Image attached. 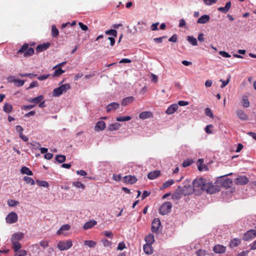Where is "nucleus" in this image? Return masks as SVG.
I'll use <instances>...</instances> for the list:
<instances>
[{
  "instance_id": "obj_12",
  "label": "nucleus",
  "mask_w": 256,
  "mask_h": 256,
  "mask_svg": "<svg viewBox=\"0 0 256 256\" xmlns=\"http://www.w3.org/2000/svg\"><path fill=\"white\" fill-rule=\"evenodd\" d=\"M24 237V234L22 232H19L14 234L11 238L12 242H18L22 239Z\"/></svg>"
},
{
  "instance_id": "obj_58",
  "label": "nucleus",
  "mask_w": 256,
  "mask_h": 256,
  "mask_svg": "<svg viewBox=\"0 0 256 256\" xmlns=\"http://www.w3.org/2000/svg\"><path fill=\"white\" fill-rule=\"evenodd\" d=\"M40 245L44 248H46L48 246V240H42L40 242Z\"/></svg>"
},
{
  "instance_id": "obj_50",
  "label": "nucleus",
  "mask_w": 256,
  "mask_h": 256,
  "mask_svg": "<svg viewBox=\"0 0 256 256\" xmlns=\"http://www.w3.org/2000/svg\"><path fill=\"white\" fill-rule=\"evenodd\" d=\"M24 180L27 183V184H30L31 185H34V180L30 178V177H28V176H24Z\"/></svg>"
},
{
  "instance_id": "obj_28",
  "label": "nucleus",
  "mask_w": 256,
  "mask_h": 256,
  "mask_svg": "<svg viewBox=\"0 0 256 256\" xmlns=\"http://www.w3.org/2000/svg\"><path fill=\"white\" fill-rule=\"evenodd\" d=\"M152 113L150 112H141L139 114V118L140 119L144 120L151 117Z\"/></svg>"
},
{
  "instance_id": "obj_64",
  "label": "nucleus",
  "mask_w": 256,
  "mask_h": 256,
  "mask_svg": "<svg viewBox=\"0 0 256 256\" xmlns=\"http://www.w3.org/2000/svg\"><path fill=\"white\" fill-rule=\"evenodd\" d=\"M250 250H256V240L250 244Z\"/></svg>"
},
{
  "instance_id": "obj_44",
  "label": "nucleus",
  "mask_w": 256,
  "mask_h": 256,
  "mask_svg": "<svg viewBox=\"0 0 256 256\" xmlns=\"http://www.w3.org/2000/svg\"><path fill=\"white\" fill-rule=\"evenodd\" d=\"M232 184V181L231 179L226 178L222 183V185L224 187L229 188Z\"/></svg>"
},
{
  "instance_id": "obj_36",
  "label": "nucleus",
  "mask_w": 256,
  "mask_h": 256,
  "mask_svg": "<svg viewBox=\"0 0 256 256\" xmlns=\"http://www.w3.org/2000/svg\"><path fill=\"white\" fill-rule=\"evenodd\" d=\"M12 106L9 104L6 103L4 106V111L7 113L10 112L12 110Z\"/></svg>"
},
{
  "instance_id": "obj_54",
  "label": "nucleus",
  "mask_w": 256,
  "mask_h": 256,
  "mask_svg": "<svg viewBox=\"0 0 256 256\" xmlns=\"http://www.w3.org/2000/svg\"><path fill=\"white\" fill-rule=\"evenodd\" d=\"M205 114L207 116H208L211 118H214L213 114H212V110H210V109L208 108H207L205 109Z\"/></svg>"
},
{
  "instance_id": "obj_27",
  "label": "nucleus",
  "mask_w": 256,
  "mask_h": 256,
  "mask_svg": "<svg viewBox=\"0 0 256 256\" xmlns=\"http://www.w3.org/2000/svg\"><path fill=\"white\" fill-rule=\"evenodd\" d=\"M134 100V98L133 96H128L124 98L122 102V104L124 106H126L128 104L132 102Z\"/></svg>"
},
{
  "instance_id": "obj_11",
  "label": "nucleus",
  "mask_w": 256,
  "mask_h": 256,
  "mask_svg": "<svg viewBox=\"0 0 256 256\" xmlns=\"http://www.w3.org/2000/svg\"><path fill=\"white\" fill-rule=\"evenodd\" d=\"M124 182L126 184H133L136 182L137 178L135 176L131 175L126 176L123 178Z\"/></svg>"
},
{
  "instance_id": "obj_17",
  "label": "nucleus",
  "mask_w": 256,
  "mask_h": 256,
  "mask_svg": "<svg viewBox=\"0 0 256 256\" xmlns=\"http://www.w3.org/2000/svg\"><path fill=\"white\" fill-rule=\"evenodd\" d=\"M160 174V172L158 170L150 172L148 174V178L150 180H154L158 177Z\"/></svg>"
},
{
  "instance_id": "obj_38",
  "label": "nucleus",
  "mask_w": 256,
  "mask_h": 256,
  "mask_svg": "<svg viewBox=\"0 0 256 256\" xmlns=\"http://www.w3.org/2000/svg\"><path fill=\"white\" fill-rule=\"evenodd\" d=\"M105 34L107 35L112 36L114 37L117 36V31L114 29H110L109 30H106L105 32Z\"/></svg>"
},
{
  "instance_id": "obj_21",
  "label": "nucleus",
  "mask_w": 256,
  "mask_h": 256,
  "mask_svg": "<svg viewBox=\"0 0 256 256\" xmlns=\"http://www.w3.org/2000/svg\"><path fill=\"white\" fill-rule=\"evenodd\" d=\"M106 123L104 121H98L94 127L96 131L102 130L106 128Z\"/></svg>"
},
{
  "instance_id": "obj_46",
  "label": "nucleus",
  "mask_w": 256,
  "mask_h": 256,
  "mask_svg": "<svg viewBox=\"0 0 256 256\" xmlns=\"http://www.w3.org/2000/svg\"><path fill=\"white\" fill-rule=\"evenodd\" d=\"M19 204V202L18 201L14 200H9L8 201V204L10 206H18Z\"/></svg>"
},
{
  "instance_id": "obj_14",
  "label": "nucleus",
  "mask_w": 256,
  "mask_h": 256,
  "mask_svg": "<svg viewBox=\"0 0 256 256\" xmlns=\"http://www.w3.org/2000/svg\"><path fill=\"white\" fill-rule=\"evenodd\" d=\"M213 250L217 254L224 253L226 250V247L220 244H216L213 248Z\"/></svg>"
},
{
  "instance_id": "obj_41",
  "label": "nucleus",
  "mask_w": 256,
  "mask_h": 256,
  "mask_svg": "<svg viewBox=\"0 0 256 256\" xmlns=\"http://www.w3.org/2000/svg\"><path fill=\"white\" fill-rule=\"evenodd\" d=\"M24 80H20L18 79H14L13 80V82L18 87L22 86L24 84Z\"/></svg>"
},
{
  "instance_id": "obj_32",
  "label": "nucleus",
  "mask_w": 256,
  "mask_h": 256,
  "mask_svg": "<svg viewBox=\"0 0 256 256\" xmlns=\"http://www.w3.org/2000/svg\"><path fill=\"white\" fill-rule=\"evenodd\" d=\"M20 172L22 174H26L28 176H32L33 174L32 170L26 166H22L21 168Z\"/></svg>"
},
{
  "instance_id": "obj_56",
  "label": "nucleus",
  "mask_w": 256,
  "mask_h": 256,
  "mask_svg": "<svg viewBox=\"0 0 256 256\" xmlns=\"http://www.w3.org/2000/svg\"><path fill=\"white\" fill-rule=\"evenodd\" d=\"M204 2L208 6H210L216 3V0H203Z\"/></svg>"
},
{
  "instance_id": "obj_48",
  "label": "nucleus",
  "mask_w": 256,
  "mask_h": 256,
  "mask_svg": "<svg viewBox=\"0 0 256 256\" xmlns=\"http://www.w3.org/2000/svg\"><path fill=\"white\" fill-rule=\"evenodd\" d=\"M102 234L110 239L113 238L114 234L111 231L105 230L102 232Z\"/></svg>"
},
{
  "instance_id": "obj_40",
  "label": "nucleus",
  "mask_w": 256,
  "mask_h": 256,
  "mask_svg": "<svg viewBox=\"0 0 256 256\" xmlns=\"http://www.w3.org/2000/svg\"><path fill=\"white\" fill-rule=\"evenodd\" d=\"M66 160V158L64 155H57L56 156V160L59 163H62L65 162Z\"/></svg>"
},
{
  "instance_id": "obj_57",
  "label": "nucleus",
  "mask_w": 256,
  "mask_h": 256,
  "mask_svg": "<svg viewBox=\"0 0 256 256\" xmlns=\"http://www.w3.org/2000/svg\"><path fill=\"white\" fill-rule=\"evenodd\" d=\"M38 84L36 81H33L32 82L30 85V86L27 88V89L32 88L35 87H38Z\"/></svg>"
},
{
  "instance_id": "obj_3",
  "label": "nucleus",
  "mask_w": 256,
  "mask_h": 256,
  "mask_svg": "<svg viewBox=\"0 0 256 256\" xmlns=\"http://www.w3.org/2000/svg\"><path fill=\"white\" fill-rule=\"evenodd\" d=\"M24 54V56H30L34 54V50L32 48H28V44L26 43L24 44L21 48L17 52V54Z\"/></svg>"
},
{
  "instance_id": "obj_37",
  "label": "nucleus",
  "mask_w": 256,
  "mask_h": 256,
  "mask_svg": "<svg viewBox=\"0 0 256 256\" xmlns=\"http://www.w3.org/2000/svg\"><path fill=\"white\" fill-rule=\"evenodd\" d=\"M58 30L56 26H52V36L53 38H56L58 35Z\"/></svg>"
},
{
  "instance_id": "obj_22",
  "label": "nucleus",
  "mask_w": 256,
  "mask_h": 256,
  "mask_svg": "<svg viewBox=\"0 0 256 256\" xmlns=\"http://www.w3.org/2000/svg\"><path fill=\"white\" fill-rule=\"evenodd\" d=\"M210 20V17L208 15L204 14L201 16L197 20L198 24H204L208 22Z\"/></svg>"
},
{
  "instance_id": "obj_2",
  "label": "nucleus",
  "mask_w": 256,
  "mask_h": 256,
  "mask_svg": "<svg viewBox=\"0 0 256 256\" xmlns=\"http://www.w3.org/2000/svg\"><path fill=\"white\" fill-rule=\"evenodd\" d=\"M206 183V179L202 178H196L193 182L192 185L194 190H202L204 191V188H205Z\"/></svg>"
},
{
  "instance_id": "obj_30",
  "label": "nucleus",
  "mask_w": 256,
  "mask_h": 256,
  "mask_svg": "<svg viewBox=\"0 0 256 256\" xmlns=\"http://www.w3.org/2000/svg\"><path fill=\"white\" fill-rule=\"evenodd\" d=\"M70 226L68 224L62 225L57 232V234L60 235L62 234L63 231H67L70 229Z\"/></svg>"
},
{
  "instance_id": "obj_43",
  "label": "nucleus",
  "mask_w": 256,
  "mask_h": 256,
  "mask_svg": "<svg viewBox=\"0 0 256 256\" xmlns=\"http://www.w3.org/2000/svg\"><path fill=\"white\" fill-rule=\"evenodd\" d=\"M132 119L130 116H118L116 118V120L118 122L128 121Z\"/></svg>"
},
{
  "instance_id": "obj_45",
  "label": "nucleus",
  "mask_w": 256,
  "mask_h": 256,
  "mask_svg": "<svg viewBox=\"0 0 256 256\" xmlns=\"http://www.w3.org/2000/svg\"><path fill=\"white\" fill-rule=\"evenodd\" d=\"M174 183V181L173 180H168V181L164 182V184H163V185H162V188H168V186H172V184H173Z\"/></svg>"
},
{
  "instance_id": "obj_13",
  "label": "nucleus",
  "mask_w": 256,
  "mask_h": 256,
  "mask_svg": "<svg viewBox=\"0 0 256 256\" xmlns=\"http://www.w3.org/2000/svg\"><path fill=\"white\" fill-rule=\"evenodd\" d=\"M50 46V44L49 42L44 43L42 44H40L38 45L36 48V52L38 53L42 52L46 50H47Z\"/></svg>"
},
{
  "instance_id": "obj_53",
  "label": "nucleus",
  "mask_w": 256,
  "mask_h": 256,
  "mask_svg": "<svg viewBox=\"0 0 256 256\" xmlns=\"http://www.w3.org/2000/svg\"><path fill=\"white\" fill-rule=\"evenodd\" d=\"M19 76L22 77H26L28 76L30 78H32L34 76H36V74H29V73H20L19 74Z\"/></svg>"
},
{
  "instance_id": "obj_34",
  "label": "nucleus",
  "mask_w": 256,
  "mask_h": 256,
  "mask_svg": "<svg viewBox=\"0 0 256 256\" xmlns=\"http://www.w3.org/2000/svg\"><path fill=\"white\" fill-rule=\"evenodd\" d=\"M84 244L90 248H94L96 245V242L93 240H85L84 242Z\"/></svg>"
},
{
  "instance_id": "obj_9",
  "label": "nucleus",
  "mask_w": 256,
  "mask_h": 256,
  "mask_svg": "<svg viewBox=\"0 0 256 256\" xmlns=\"http://www.w3.org/2000/svg\"><path fill=\"white\" fill-rule=\"evenodd\" d=\"M161 226L160 220L158 218H155L152 223L151 230L153 232H158L160 226Z\"/></svg>"
},
{
  "instance_id": "obj_49",
  "label": "nucleus",
  "mask_w": 256,
  "mask_h": 256,
  "mask_svg": "<svg viewBox=\"0 0 256 256\" xmlns=\"http://www.w3.org/2000/svg\"><path fill=\"white\" fill-rule=\"evenodd\" d=\"M26 250H22L15 252V254L14 256H26Z\"/></svg>"
},
{
  "instance_id": "obj_26",
  "label": "nucleus",
  "mask_w": 256,
  "mask_h": 256,
  "mask_svg": "<svg viewBox=\"0 0 256 256\" xmlns=\"http://www.w3.org/2000/svg\"><path fill=\"white\" fill-rule=\"evenodd\" d=\"M146 244H152L154 242V237L153 234H150L145 237Z\"/></svg>"
},
{
  "instance_id": "obj_60",
  "label": "nucleus",
  "mask_w": 256,
  "mask_h": 256,
  "mask_svg": "<svg viewBox=\"0 0 256 256\" xmlns=\"http://www.w3.org/2000/svg\"><path fill=\"white\" fill-rule=\"evenodd\" d=\"M166 36H163L160 38H156L154 39V40L156 43H162L164 38H166Z\"/></svg>"
},
{
  "instance_id": "obj_55",
  "label": "nucleus",
  "mask_w": 256,
  "mask_h": 256,
  "mask_svg": "<svg viewBox=\"0 0 256 256\" xmlns=\"http://www.w3.org/2000/svg\"><path fill=\"white\" fill-rule=\"evenodd\" d=\"M34 106V104L24 105L22 106V109L23 110H28L32 108Z\"/></svg>"
},
{
  "instance_id": "obj_25",
  "label": "nucleus",
  "mask_w": 256,
  "mask_h": 256,
  "mask_svg": "<svg viewBox=\"0 0 256 256\" xmlns=\"http://www.w3.org/2000/svg\"><path fill=\"white\" fill-rule=\"evenodd\" d=\"M241 242V240L240 238H234L228 244L229 246L233 248L238 246Z\"/></svg>"
},
{
  "instance_id": "obj_24",
  "label": "nucleus",
  "mask_w": 256,
  "mask_h": 256,
  "mask_svg": "<svg viewBox=\"0 0 256 256\" xmlns=\"http://www.w3.org/2000/svg\"><path fill=\"white\" fill-rule=\"evenodd\" d=\"M96 224V220H90L84 224L83 228L84 230H88L92 228Z\"/></svg>"
},
{
  "instance_id": "obj_35",
  "label": "nucleus",
  "mask_w": 256,
  "mask_h": 256,
  "mask_svg": "<svg viewBox=\"0 0 256 256\" xmlns=\"http://www.w3.org/2000/svg\"><path fill=\"white\" fill-rule=\"evenodd\" d=\"M64 72V70H62V68H58L56 69L54 74H52L53 77H57L59 76H60L62 75L63 73Z\"/></svg>"
},
{
  "instance_id": "obj_31",
  "label": "nucleus",
  "mask_w": 256,
  "mask_h": 256,
  "mask_svg": "<svg viewBox=\"0 0 256 256\" xmlns=\"http://www.w3.org/2000/svg\"><path fill=\"white\" fill-rule=\"evenodd\" d=\"M120 124H119L118 122H116V123L110 124L109 126L108 129L110 131L116 130H118L120 128Z\"/></svg>"
},
{
  "instance_id": "obj_33",
  "label": "nucleus",
  "mask_w": 256,
  "mask_h": 256,
  "mask_svg": "<svg viewBox=\"0 0 256 256\" xmlns=\"http://www.w3.org/2000/svg\"><path fill=\"white\" fill-rule=\"evenodd\" d=\"M188 41L192 46H196L198 45L196 39L193 36H188L187 38Z\"/></svg>"
},
{
  "instance_id": "obj_18",
  "label": "nucleus",
  "mask_w": 256,
  "mask_h": 256,
  "mask_svg": "<svg viewBox=\"0 0 256 256\" xmlns=\"http://www.w3.org/2000/svg\"><path fill=\"white\" fill-rule=\"evenodd\" d=\"M178 109V105L176 104H172L167 108L166 112L168 114H172L176 112Z\"/></svg>"
},
{
  "instance_id": "obj_4",
  "label": "nucleus",
  "mask_w": 256,
  "mask_h": 256,
  "mask_svg": "<svg viewBox=\"0 0 256 256\" xmlns=\"http://www.w3.org/2000/svg\"><path fill=\"white\" fill-rule=\"evenodd\" d=\"M172 204L170 202H164L160 207L159 212L162 215H166L171 212Z\"/></svg>"
},
{
  "instance_id": "obj_51",
  "label": "nucleus",
  "mask_w": 256,
  "mask_h": 256,
  "mask_svg": "<svg viewBox=\"0 0 256 256\" xmlns=\"http://www.w3.org/2000/svg\"><path fill=\"white\" fill-rule=\"evenodd\" d=\"M231 78V76H229L226 80H220V82H222V84L220 86L221 88H224L230 82Z\"/></svg>"
},
{
  "instance_id": "obj_19",
  "label": "nucleus",
  "mask_w": 256,
  "mask_h": 256,
  "mask_svg": "<svg viewBox=\"0 0 256 256\" xmlns=\"http://www.w3.org/2000/svg\"><path fill=\"white\" fill-rule=\"evenodd\" d=\"M231 5H232L231 2H226L224 7H219L218 8V11H220L222 13L226 14L230 10V8H231Z\"/></svg>"
},
{
  "instance_id": "obj_5",
  "label": "nucleus",
  "mask_w": 256,
  "mask_h": 256,
  "mask_svg": "<svg viewBox=\"0 0 256 256\" xmlns=\"http://www.w3.org/2000/svg\"><path fill=\"white\" fill-rule=\"evenodd\" d=\"M204 191H206L208 194H214L220 191V188L217 186H214L212 183L207 182L206 184L205 188H204Z\"/></svg>"
},
{
  "instance_id": "obj_29",
  "label": "nucleus",
  "mask_w": 256,
  "mask_h": 256,
  "mask_svg": "<svg viewBox=\"0 0 256 256\" xmlns=\"http://www.w3.org/2000/svg\"><path fill=\"white\" fill-rule=\"evenodd\" d=\"M242 106L245 108H247L250 106V103L247 96H242Z\"/></svg>"
},
{
  "instance_id": "obj_59",
  "label": "nucleus",
  "mask_w": 256,
  "mask_h": 256,
  "mask_svg": "<svg viewBox=\"0 0 256 256\" xmlns=\"http://www.w3.org/2000/svg\"><path fill=\"white\" fill-rule=\"evenodd\" d=\"M50 74H44V75L38 76L37 78L39 80H45L47 79L48 78L50 77Z\"/></svg>"
},
{
  "instance_id": "obj_63",
  "label": "nucleus",
  "mask_w": 256,
  "mask_h": 256,
  "mask_svg": "<svg viewBox=\"0 0 256 256\" xmlns=\"http://www.w3.org/2000/svg\"><path fill=\"white\" fill-rule=\"evenodd\" d=\"M206 250H199L196 251V254L198 256H204L206 255Z\"/></svg>"
},
{
  "instance_id": "obj_23",
  "label": "nucleus",
  "mask_w": 256,
  "mask_h": 256,
  "mask_svg": "<svg viewBox=\"0 0 256 256\" xmlns=\"http://www.w3.org/2000/svg\"><path fill=\"white\" fill-rule=\"evenodd\" d=\"M44 96L42 95H40L37 97L34 98H30L28 100V102L31 103H34V105L40 103L42 102L44 99Z\"/></svg>"
},
{
  "instance_id": "obj_1",
  "label": "nucleus",
  "mask_w": 256,
  "mask_h": 256,
  "mask_svg": "<svg viewBox=\"0 0 256 256\" xmlns=\"http://www.w3.org/2000/svg\"><path fill=\"white\" fill-rule=\"evenodd\" d=\"M71 86L69 84H62L59 87L54 88L52 92V96H59L63 93L66 92L70 90Z\"/></svg>"
},
{
  "instance_id": "obj_16",
  "label": "nucleus",
  "mask_w": 256,
  "mask_h": 256,
  "mask_svg": "<svg viewBox=\"0 0 256 256\" xmlns=\"http://www.w3.org/2000/svg\"><path fill=\"white\" fill-rule=\"evenodd\" d=\"M120 104L117 102H112L108 104L106 106L107 112H110L113 110H117L119 108Z\"/></svg>"
},
{
  "instance_id": "obj_20",
  "label": "nucleus",
  "mask_w": 256,
  "mask_h": 256,
  "mask_svg": "<svg viewBox=\"0 0 256 256\" xmlns=\"http://www.w3.org/2000/svg\"><path fill=\"white\" fill-rule=\"evenodd\" d=\"M144 252L147 254H151L153 253V247L152 244H145L143 246Z\"/></svg>"
},
{
  "instance_id": "obj_10",
  "label": "nucleus",
  "mask_w": 256,
  "mask_h": 256,
  "mask_svg": "<svg viewBox=\"0 0 256 256\" xmlns=\"http://www.w3.org/2000/svg\"><path fill=\"white\" fill-rule=\"evenodd\" d=\"M234 182L238 185H244L248 182V180L245 176H238L234 180Z\"/></svg>"
},
{
  "instance_id": "obj_42",
  "label": "nucleus",
  "mask_w": 256,
  "mask_h": 256,
  "mask_svg": "<svg viewBox=\"0 0 256 256\" xmlns=\"http://www.w3.org/2000/svg\"><path fill=\"white\" fill-rule=\"evenodd\" d=\"M72 185L78 188H82L84 190L85 188V186L84 185V184L78 181L74 182H72Z\"/></svg>"
},
{
  "instance_id": "obj_39",
  "label": "nucleus",
  "mask_w": 256,
  "mask_h": 256,
  "mask_svg": "<svg viewBox=\"0 0 256 256\" xmlns=\"http://www.w3.org/2000/svg\"><path fill=\"white\" fill-rule=\"evenodd\" d=\"M13 246V248L14 250V252H16L18 250H20V248H22L21 244L18 242H12Z\"/></svg>"
},
{
  "instance_id": "obj_47",
  "label": "nucleus",
  "mask_w": 256,
  "mask_h": 256,
  "mask_svg": "<svg viewBox=\"0 0 256 256\" xmlns=\"http://www.w3.org/2000/svg\"><path fill=\"white\" fill-rule=\"evenodd\" d=\"M36 183L39 186L44 188H48L49 186L48 182L46 181L37 180Z\"/></svg>"
},
{
  "instance_id": "obj_62",
  "label": "nucleus",
  "mask_w": 256,
  "mask_h": 256,
  "mask_svg": "<svg viewBox=\"0 0 256 256\" xmlns=\"http://www.w3.org/2000/svg\"><path fill=\"white\" fill-rule=\"evenodd\" d=\"M219 54L224 58H230L231 56L228 52L224 51H220Z\"/></svg>"
},
{
  "instance_id": "obj_15",
  "label": "nucleus",
  "mask_w": 256,
  "mask_h": 256,
  "mask_svg": "<svg viewBox=\"0 0 256 256\" xmlns=\"http://www.w3.org/2000/svg\"><path fill=\"white\" fill-rule=\"evenodd\" d=\"M236 114L238 118L242 120H247L248 119V116L242 110H236Z\"/></svg>"
},
{
  "instance_id": "obj_8",
  "label": "nucleus",
  "mask_w": 256,
  "mask_h": 256,
  "mask_svg": "<svg viewBox=\"0 0 256 256\" xmlns=\"http://www.w3.org/2000/svg\"><path fill=\"white\" fill-rule=\"evenodd\" d=\"M6 220L7 223L14 224L18 221V216L16 212H11L6 216Z\"/></svg>"
},
{
  "instance_id": "obj_7",
  "label": "nucleus",
  "mask_w": 256,
  "mask_h": 256,
  "mask_svg": "<svg viewBox=\"0 0 256 256\" xmlns=\"http://www.w3.org/2000/svg\"><path fill=\"white\" fill-rule=\"evenodd\" d=\"M256 237V230H248L243 236V240L248 241Z\"/></svg>"
},
{
  "instance_id": "obj_52",
  "label": "nucleus",
  "mask_w": 256,
  "mask_h": 256,
  "mask_svg": "<svg viewBox=\"0 0 256 256\" xmlns=\"http://www.w3.org/2000/svg\"><path fill=\"white\" fill-rule=\"evenodd\" d=\"M192 163H193L192 160H187L184 161V162L182 164V166L184 168H186L187 166H190Z\"/></svg>"
},
{
  "instance_id": "obj_6",
  "label": "nucleus",
  "mask_w": 256,
  "mask_h": 256,
  "mask_svg": "<svg viewBox=\"0 0 256 256\" xmlns=\"http://www.w3.org/2000/svg\"><path fill=\"white\" fill-rule=\"evenodd\" d=\"M72 246V242L70 240H67L66 241H60L58 244L57 247L60 250H65L69 249Z\"/></svg>"
},
{
  "instance_id": "obj_61",
  "label": "nucleus",
  "mask_w": 256,
  "mask_h": 256,
  "mask_svg": "<svg viewBox=\"0 0 256 256\" xmlns=\"http://www.w3.org/2000/svg\"><path fill=\"white\" fill-rule=\"evenodd\" d=\"M102 242L104 246H111V242L106 238L102 239Z\"/></svg>"
}]
</instances>
